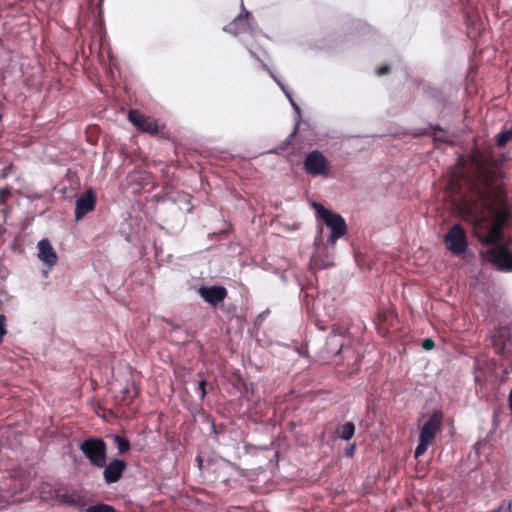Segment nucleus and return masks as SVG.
<instances>
[{
    "instance_id": "f257e3e1",
    "label": "nucleus",
    "mask_w": 512,
    "mask_h": 512,
    "mask_svg": "<svg viewBox=\"0 0 512 512\" xmlns=\"http://www.w3.org/2000/svg\"><path fill=\"white\" fill-rule=\"evenodd\" d=\"M470 161L474 172L465 176L471 195L459 205L461 215L475 228L485 229L487 233L479 239L484 245H495L486 250L484 257L499 271H512V253L505 245H498L503 237L509 209L502 188V181L489 170L477 154H472Z\"/></svg>"
},
{
    "instance_id": "f03ea898",
    "label": "nucleus",
    "mask_w": 512,
    "mask_h": 512,
    "mask_svg": "<svg viewBox=\"0 0 512 512\" xmlns=\"http://www.w3.org/2000/svg\"><path fill=\"white\" fill-rule=\"evenodd\" d=\"M312 207L316 212L317 218L323 220L326 226L331 230L330 236L327 242L334 246L338 239L344 236L347 232V225L344 218L327 208L318 202H313Z\"/></svg>"
},
{
    "instance_id": "7ed1b4c3",
    "label": "nucleus",
    "mask_w": 512,
    "mask_h": 512,
    "mask_svg": "<svg viewBox=\"0 0 512 512\" xmlns=\"http://www.w3.org/2000/svg\"><path fill=\"white\" fill-rule=\"evenodd\" d=\"M315 251L311 257V263L319 269H326L333 265L334 246H331L323 238V227L317 226V234L314 240Z\"/></svg>"
},
{
    "instance_id": "20e7f679",
    "label": "nucleus",
    "mask_w": 512,
    "mask_h": 512,
    "mask_svg": "<svg viewBox=\"0 0 512 512\" xmlns=\"http://www.w3.org/2000/svg\"><path fill=\"white\" fill-rule=\"evenodd\" d=\"M79 449L92 466L97 468H103L105 466L107 445L103 439L88 438L80 444Z\"/></svg>"
},
{
    "instance_id": "39448f33",
    "label": "nucleus",
    "mask_w": 512,
    "mask_h": 512,
    "mask_svg": "<svg viewBox=\"0 0 512 512\" xmlns=\"http://www.w3.org/2000/svg\"><path fill=\"white\" fill-rule=\"evenodd\" d=\"M304 169L312 176H328L330 166L327 158L319 150L309 152L304 159Z\"/></svg>"
},
{
    "instance_id": "423d86ee",
    "label": "nucleus",
    "mask_w": 512,
    "mask_h": 512,
    "mask_svg": "<svg viewBox=\"0 0 512 512\" xmlns=\"http://www.w3.org/2000/svg\"><path fill=\"white\" fill-rule=\"evenodd\" d=\"M242 12L231 23L224 27V31L234 36L249 35L255 37V28L251 24V14L245 9L243 2L241 3Z\"/></svg>"
},
{
    "instance_id": "0eeeda50",
    "label": "nucleus",
    "mask_w": 512,
    "mask_h": 512,
    "mask_svg": "<svg viewBox=\"0 0 512 512\" xmlns=\"http://www.w3.org/2000/svg\"><path fill=\"white\" fill-rule=\"evenodd\" d=\"M446 247L455 255L464 253L468 248V242L464 229L459 224H454L444 237Z\"/></svg>"
},
{
    "instance_id": "6e6552de",
    "label": "nucleus",
    "mask_w": 512,
    "mask_h": 512,
    "mask_svg": "<svg viewBox=\"0 0 512 512\" xmlns=\"http://www.w3.org/2000/svg\"><path fill=\"white\" fill-rule=\"evenodd\" d=\"M443 414L434 411L420 429L419 439L432 445L437 433L441 429Z\"/></svg>"
},
{
    "instance_id": "1a4fd4ad",
    "label": "nucleus",
    "mask_w": 512,
    "mask_h": 512,
    "mask_svg": "<svg viewBox=\"0 0 512 512\" xmlns=\"http://www.w3.org/2000/svg\"><path fill=\"white\" fill-rule=\"evenodd\" d=\"M128 120L131 122L139 131L154 134L158 131V126L155 120L141 114L137 110H131L128 113Z\"/></svg>"
},
{
    "instance_id": "9d476101",
    "label": "nucleus",
    "mask_w": 512,
    "mask_h": 512,
    "mask_svg": "<svg viewBox=\"0 0 512 512\" xmlns=\"http://www.w3.org/2000/svg\"><path fill=\"white\" fill-rule=\"evenodd\" d=\"M103 468L104 481L107 485H111L118 482L121 479L122 474L126 469V463L124 460L114 459L110 461L107 465L105 464Z\"/></svg>"
},
{
    "instance_id": "9b49d317",
    "label": "nucleus",
    "mask_w": 512,
    "mask_h": 512,
    "mask_svg": "<svg viewBox=\"0 0 512 512\" xmlns=\"http://www.w3.org/2000/svg\"><path fill=\"white\" fill-rule=\"evenodd\" d=\"M38 248V259L47 266L48 269H51L58 260L57 253L53 246L51 245L50 241L46 238L41 239L37 243Z\"/></svg>"
},
{
    "instance_id": "f8f14e48",
    "label": "nucleus",
    "mask_w": 512,
    "mask_h": 512,
    "mask_svg": "<svg viewBox=\"0 0 512 512\" xmlns=\"http://www.w3.org/2000/svg\"><path fill=\"white\" fill-rule=\"evenodd\" d=\"M199 295L205 302L215 307L226 298L227 290L223 286H201Z\"/></svg>"
},
{
    "instance_id": "ddd939ff",
    "label": "nucleus",
    "mask_w": 512,
    "mask_h": 512,
    "mask_svg": "<svg viewBox=\"0 0 512 512\" xmlns=\"http://www.w3.org/2000/svg\"><path fill=\"white\" fill-rule=\"evenodd\" d=\"M95 207V197L92 190L86 191L76 200L75 220L79 221Z\"/></svg>"
},
{
    "instance_id": "4468645a",
    "label": "nucleus",
    "mask_w": 512,
    "mask_h": 512,
    "mask_svg": "<svg viewBox=\"0 0 512 512\" xmlns=\"http://www.w3.org/2000/svg\"><path fill=\"white\" fill-rule=\"evenodd\" d=\"M56 499L60 504L76 508L79 512L80 509H85L83 499L78 492H64L57 493Z\"/></svg>"
},
{
    "instance_id": "2eb2a0df",
    "label": "nucleus",
    "mask_w": 512,
    "mask_h": 512,
    "mask_svg": "<svg viewBox=\"0 0 512 512\" xmlns=\"http://www.w3.org/2000/svg\"><path fill=\"white\" fill-rule=\"evenodd\" d=\"M354 433L355 425L352 422H346L345 424L339 426L336 429L337 436L344 441L350 440L353 437Z\"/></svg>"
},
{
    "instance_id": "dca6fc26",
    "label": "nucleus",
    "mask_w": 512,
    "mask_h": 512,
    "mask_svg": "<svg viewBox=\"0 0 512 512\" xmlns=\"http://www.w3.org/2000/svg\"><path fill=\"white\" fill-rule=\"evenodd\" d=\"M111 438L114 444L116 445L119 453H125L130 449V443L126 438L121 437L120 435L117 434H113Z\"/></svg>"
},
{
    "instance_id": "f3484780",
    "label": "nucleus",
    "mask_w": 512,
    "mask_h": 512,
    "mask_svg": "<svg viewBox=\"0 0 512 512\" xmlns=\"http://www.w3.org/2000/svg\"><path fill=\"white\" fill-rule=\"evenodd\" d=\"M80 512H117L115 508L111 505L98 503L95 505H91L88 508L80 509Z\"/></svg>"
},
{
    "instance_id": "a211bd4d",
    "label": "nucleus",
    "mask_w": 512,
    "mask_h": 512,
    "mask_svg": "<svg viewBox=\"0 0 512 512\" xmlns=\"http://www.w3.org/2000/svg\"><path fill=\"white\" fill-rule=\"evenodd\" d=\"M512 139V130H505L496 136V142L499 147L505 146Z\"/></svg>"
},
{
    "instance_id": "6ab92c4d",
    "label": "nucleus",
    "mask_w": 512,
    "mask_h": 512,
    "mask_svg": "<svg viewBox=\"0 0 512 512\" xmlns=\"http://www.w3.org/2000/svg\"><path fill=\"white\" fill-rule=\"evenodd\" d=\"M429 446H431V444H429V443L419 439V443H418V445H417V447L415 448V451H414L415 458H418L421 455H423L427 451Z\"/></svg>"
},
{
    "instance_id": "aec40b11",
    "label": "nucleus",
    "mask_w": 512,
    "mask_h": 512,
    "mask_svg": "<svg viewBox=\"0 0 512 512\" xmlns=\"http://www.w3.org/2000/svg\"><path fill=\"white\" fill-rule=\"evenodd\" d=\"M6 322H7V318L4 314H0V343L2 342L3 340V337L6 335L7 333V325H6Z\"/></svg>"
},
{
    "instance_id": "412c9836",
    "label": "nucleus",
    "mask_w": 512,
    "mask_h": 512,
    "mask_svg": "<svg viewBox=\"0 0 512 512\" xmlns=\"http://www.w3.org/2000/svg\"><path fill=\"white\" fill-rule=\"evenodd\" d=\"M271 77L283 91L289 102H291V100H293L291 93L286 89V87L279 81V79L273 73H271Z\"/></svg>"
},
{
    "instance_id": "4be33fe9",
    "label": "nucleus",
    "mask_w": 512,
    "mask_h": 512,
    "mask_svg": "<svg viewBox=\"0 0 512 512\" xmlns=\"http://www.w3.org/2000/svg\"><path fill=\"white\" fill-rule=\"evenodd\" d=\"M11 196V189L9 187H3L0 189V204H4L6 199Z\"/></svg>"
},
{
    "instance_id": "5701e85b",
    "label": "nucleus",
    "mask_w": 512,
    "mask_h": 512,
    "mask_svg": "<svg viewBox=\"0 0 512 512\" xmlns=\"http://www.w3.org/2000/svg\"><path fill=\"white\" fill-rule=\"evenodd\" d=\"M197 388L199 390L200 398L203 399L206 396V381L205 380L199 381Z\"/></svg>"
},
{
    "instance_id": "b1692460",
    "label": "nucleus",
    "mask_w": 512,
    "mask_h": 512,
    "mask_svg": "<svg viewBox=\"0 0 512 512\" xmlns=\"http://www.w3.org/2000/svg\"><path fill=\"white\" fill-rule=\"evenodd\" d=\"M422 346L424 349L429 350L432 349L435 346V343L432 339L427 338L423 341Z\"/></svg>"
},
{
    "instance_id": "393cba45",
    "label": "nucleus",
    "mask_w": 512,
    "mask_h": 512,
    "mask_svg": "<svg viewBox=\"0 0 512 512\" xmlns=\"http://www.w3.org/2000/svg\"><path fill=\"white\" fill-rule=\"evenodd\" d=\"M354 452H355V444H351L350 446H348L345 449L344 454L346 457H351L354 455Z\"/></svg>"
},
{
    "instance_id": "a878e982",
    "label": "nucleus",
    "mask_w": 512,
    "mask_h": 512,
    "mask_svg": "<svg viewBox=\"0 0 512 512\" xmlns=\"http://www.w3.org/2000/svg\"><path fill=\"white\" fill-rule=\"evenodd\" d=\"M389 71V66H382L377 70L379 76L385 75Z\"/></svg>"
},
{
    "instance_id": "bb28decb",
    "label": "nucleus",
    "mask_w": 512,
    "mask_h": 512,
    "mask_svg": "<svg viewBox=\"0 0 512 512\" xmlns=\"http://www.w3.org/2000/svg\"><path fill=\"white\" fill-rule=\"evenodd\" d=\"M290 104H291L292 108L294 109V111L297 113V115L300 116L301 110H300V107L298 106V104L294 100H291Z\"/></svg>"
},
{
    "instance_id": "cd10ccee",
    "label": "nucleus",
    "mask_w": 512,
    "mask_h": 512,
    "mask_svg": "<svg viewBox=\"0 0 512 512\" xmlns=\"http://www.w3.org/2000/svg\"><path fill=\"white\" fill-rule=\"evenodd\" d=\"M255 58H257V59H258V62H261V66H262V68H263V69H265V70H267V71L269 72V74H270V75H271V73H273V72H272V71L267 67V65H266L264 62H262V61H261V59H259L257 56H256Z\"/></svg>"
},
{
    "instance_id": "c85d7f7f",
    "label": "nucleus",
    "mask_w": 512,
    "mask_h": 512,
    "mask_svg": "<svg viewBox=\"0 0 512 512\" xmlns=\"http://www.w3.org/2000/svg\"><path fill=\"white\" fill-rule=\"evenodd\" d=\"M282 149H283L282 147L275 148V149L270 150L269 153H279L280 150H282Z\"/></svg>"
},
{
    "instance_id": "c756f323",
    "label": "nucleus",
    "mask_w": 512,
    "mask_h": 512,
    "mask_svg": "<svg viewBox=\"0 0 512 512\" xmlns=\"http://www.w3.org/2000/svg\"><path fill=\"white\" fill-rule=\"evenodd\" d=\"M247 48H248V51L250 52L251 56L256 57V54H255V52L252 50V48H251V47H249L248 45H247Z\"/></svg>"
}]
</instances>
